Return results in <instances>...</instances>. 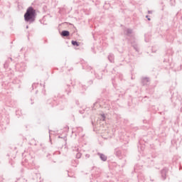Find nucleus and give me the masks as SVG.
<instances>
[{"label":"nucleus","mask_w":182,"mask_h":182,"mask_svg":"<svg viewBox=\"0 0 182 182\" xmlns=\"http://www.w3.org/2000/svg\"><path fill=\"white\" fill-rule=\"evenodd\" d=\"M36 19V11L33 7L30 6L27 9L26 12L24 14V21L28 23H33Z\"/></svg>","instance_id":"1"},{"label":"nucleus","mask_w":182,"mask_h":182,"mask_svg":"<svg viewBox=\"0 0 182 182\" xmlns=\"http://www.w3.org/2000/svg\"><path fill=\"white\" fill-rule=\"evenodd\" d=\"M168 171V169H167V168H164L161 171V176L162 180H166V178H167Z\"/></svg>","instance_id":"2"},{"label":"nucleus","mask_w":182,"mask_h":182,"mask_svg":"<svg viewBox=\"0 0 182 182\" xmlns=\"http://www.w3.org/2000/svg\"><path fill=\"white\" fill-rule=\"evenodd\" d=\"M114 154L117 156V157H122V150H120L119 148H116L114 149Z\"/></svg>","instance_id":"3"},{"label":"nucleus","mask_w":182,"mask_h":182,"mask_svg":"<svg viewBox=\"0 0 182 182\" xmlns=\"http://www.w3.org/2000/svg\"><path fill=\"white\" fill-rule=\"evenodd\" d=\"M97 155L100 156V158L102 161H106L107 160V156L106 155L101 153H97Z\"/></svg>","instance_id":"4"},{"label":"nucleus","mask_w":182,"mask_h":182,"mask_svg":"<svg viewBox=\"0 0 182 182\" xmlns=\"http://www.w3.org/2000/svg\"><path fill=\"white\" fill-rule=\"evenodd\" d=\"M70 35V33L68 31H63L61 32V36L66 37V36H69Z\"/></svg>","instance_id":"5"},{"label":"nucleus","mask_w":182,"mask_h":182,"mask_svg":"<svg viewBox=\"0 0 182 182\" xmlns=\"http://www.w3.org/2000/svg\"><path fill=\"white\" fill-rule=\"evenodd\" d=\"M108 59H109V62H111V63H113V62H114V55L109 54L108 55Z\"/></svg>","instance_id":"6"},{"label":"nucleus","mask_w":182,"mask_h":182,"mask_svg":"<svg viewBox=\"0 0 182 182\" xmlns=\"http://www.w3.org/2000/svg\"><path fill=\"white\" fill-rule=\"evenodd\" d=\"M149 82H150V80L149 79V77H144L142 79V83L144 85H147V83H149Z\"/></svg>","instance_id":"7"},{"label":"nucleus","mask_w":182,"mask_h":182,"mask_svg":"<svg viewBox=\"0 0 182 182\" xmlns=\"http://www.w3.org/2000/svg\"><path fill=\"white\" fill-rule=\"evenodd\" d=\"M72 46H79V42L76 41H71Z\"/></svg>","instance_id":"8"},{"label":"nucleus","mask_w":182,"mask_h":182,"mask_svg":"<svg viewBox=\"0 0 182 182\" xmlns=\"http://www.w3.org/2000/svg\"><path fill=\"white\" fill-rule=\"evenodd\" d=\"M95 75L97 79H102V73H100V74L95 73Z\"/></svg>","instance_id":"9"},{"label":"nucleus","mask_w":182,"mask_h":182,"mask_svg":"<svg viewBox=\"0 0 182 182\" xmlns=\"http://www.w3.org/2000/svg\"><path fill=\"white\" fill-rule=\"evenodd\" d=\"M65 92H67L68 95H69V93H70V86L67 85V88L65 89Z\"/></svg>","instance_id":"10"},{"label":"nucleus","mask_w":182,"mask_h":182,"mask_svg":"<svg viewBox=\"0 0 182 182\" xmlns=\"http://www.w3.org/2000/svg\"><path fill=\"white\" fill-rule=\"evenodd\" d=\"M100 120H102V122H105V120H106V116L105 115V114H101Z\"/></svg>","instance_id":"11"},{"label":"nucleus","mask_w":182,"mask_h":182,"mask_svg":"<svg viewBox=\"0 0 182 182\" xmlns=\"http://www.w3.org/2000/svg\"><path fill=\"white\" fill-rule=\"evenodd\" d=\"M133 31L130 28L127 29V35H131Z\"/></svg>","instance_id":"12"},{"label":"nucleus","mask_w":182,"mask_h":182,"mask_svg":"<svg viewBox=\"0 0 182 182\" xmlns=\"http://www.w3.org/2000/svg\"><path fill=\"white\" fill-rule=\"evenodd\" d=\"M36 86H39V83L34 82V83L32 85L33 89H36Z\"/></svg>","instance_id":"13"},{"label":"nucleus","mask_w":182,"mask_h":182,"mask_svg":"<svg viewBox=\"0 0 182 182\" xmlns=\"http://www.w3.org/2000/svg\"><path fill=\"white\" fill-rule=\"evenodd\" d=\"M134 49H135L136 52H139V48H137L136 46H134Z\"/></svg>","instance_id":"14"},{"label":"nucleus","mask_w":182,"mask_h":182,"mask_svg":"<svg viewBox=\"0 0 182 182\" xmlns=\"http://www.w3.org/2000/svg\"><path fill=\"white\" fill-rule=\"evenodd\" d=\"M146 18L148 19V21H151L150 16H146Z\"/></svg>","instance_id":"15"},{"label":"nucleus","mask_w":182,"mask_h":182,"mask_svg":"<svg viewBox=\"0 0 182 182\" xmlns=\"http://www.w3.org/2000/svg\"><path fill=\"white\" fill-rule=\"evenodd\" d=\"M77 159H80V154H77Z\"/></svg>","instance_id":"16"},{"label":"nucleus","mask_w":182,"mask_h":182,"mask_svg":"<svg viewBox=\"0 0 182 182\" xmlns=\"http://www.w3.org/2000/svg\"><path fill=\"white\" fill-rule=\"evenodd\" d=\"M85 157H87V159H89V157H90V154H86Z\"/></svg>","instance_id":"17"},{"label":"nucleus","mask_w":182,"mask_h":182,"mask_svg":"<svg viewBox=\"0 0 182 182\" xmlns=\"http://www.w3.org/2000/svg\"><path fill=\"white\" fill-rule=\"evenodd\" d=\"M84 112H85V111H80V113L81 114H83Z\"/></svg>","instance_id":"18"},{"label":"nucleus","mask_w":182,"mask_h":182,"mask_svg":"<svg viewBox=\"0 0 182 182\" xmlns=\"http://www.w3.org/2000/svg\"><path fill=\"white\" fill-rule=\"evenodd\" d=\"M78 129H79V130H80L81 132L83 130V129H82V127H79Z\"/></svg>","instance_id":"19"},{"label":"nucleus","mask_w":182,"mask_h":182,"mask_svg":"<svg viewBox=\"0 0 182 182\" xmlns=\"http://www.w3.org/2000/svg\"><path fill=\"white\" fill-rule=\"evenodd\" d=\"M26 29H28V28H29V26H26Z\"/></svg>","instance_id":"20"},{"label":"nucleus","mask_w":182,"mask_h":182,"mask_svg":"<svg viewBox=\"0 0 182 182\" xmlns=\"http://www.w3.org/2000/svg\"><path fill=\"white\" fill-rule=\"evenodd\" d=\"M148 14H151V11H148Z\"/></svg>","instance_id":"21"}]
</instances>
